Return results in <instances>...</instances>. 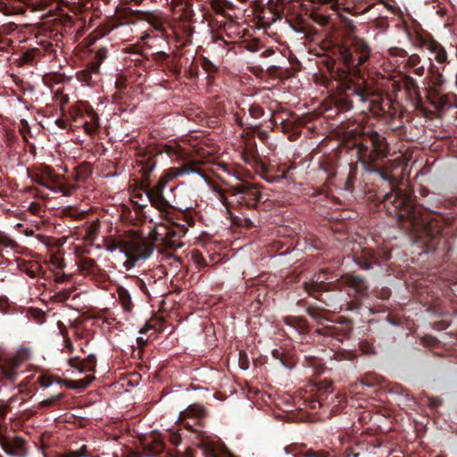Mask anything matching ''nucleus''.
<instances>
[{
    "label": "nucleus",
    "instance_id": "obj_9",
    "mask_svg": "<svg viewBox=\"0 0 457 457\" xmlns=\"http://www.w3.org/2000/svg\"><path fill=\"white\" fill-rule=\"evenodd\" d=\"M6 4L11 5L14 13H22L26 7H30L32 11H44L47 8L49 12L60 8L61 5L67 7L74 13L80 12L82 6L79 2L73 0H6Z\"/></svg>",
    "mask_w": 457,
    "mask_h": 457
},
{
    "label": "nucleus",
    "instance_id": "obj_40",
    "mask_svg": "<svg viewBox=\"0 0 457 457\" xmlns=\"http://www.w3.org/2000/svg\"><path fill=\"white\" fill-rule=\"evenodd\" d=\"M59 23L62 29L66 32L68 29H71L73 27L75 21L73 16L64 14L59 18Z\"/></svg>",
    "mask_w": 457,
    "mask_h": 457
},
{
    "label": "nucleus",
    "instance_id": "obj_13",
    "mask_svg": "<svg viewBox=\"0 0 457 457\" xmlns=\"http://www.w3.org/2000/svg\"><path fill=\"white\" fill-rule=\"evenodd\" d=\"M341 286L349 288L347 294L356 301L370 295V286L364 277L358 274H345L341 277Z\"/></svg>",
    "mask_w": 457,
    "mask_h": 457
},
{
    "label": "nucleus",
    "instance_id": "obj_59",
    "mask_svg": "<svg viewBox=\"0 0 457 457\" xmlns=\"http://www.w3.org/2000/svg\"><path fill=\"white\" fill-rule=\"evenodd\" d=\"M389 53L391 55L399 56V57H405L408 56V53L400 47H393L389 49Z\"/></svg>",
    "mask_w": 457,
    "mask_h": 457
},
{
    "label": "nucleus",
    "instance_id": "obj_51",
    "mask_svg": "<svg viewBox=\"0 0 457 457\" xmlns=\"http://www.w3.org/2000/svg\"><path fill=\"white\" fill-rule=\"evenodd\" d=\"M37 382L39 383L41 387L46 388L53 384L54 378L47 375H41L38 377Z\"/></svg>",
    "mask_w": 457,
    "mask_h": 457
},
{
    "label": "nucleus",
    "instance_id": "obj_14",
    "mask_svg": "<svg viewBox=\"0 0 457 457\" xmlns=\"http://www.w3.org/2000/svg\"><path fill=\"white\" fill-rule=\"evenodd\" d=\"M0 445L11 457H26L29 453L28 443L21 436H2Z\"/></svg>",
    "mask_w": 457,
    "mask_h": 457
},
{
    "label": "nucleus",
    "instance_id": "obj_24",
    "mask_svg": "<svg viewBox=\"0 0 457 457\" xmlns=\"http://www.w3.org/2000/svg\"><path fill=\"white\" fill-rule=\"evenodd\" d=\"M253 167L256 172L266 181L270 183L276 182V177H271L273 166H270L259 158L253 159Z\"/></svg>",
    "mask_w": 457,
    "mask_h": 457
},
{
    "label": "nucleus",
    "instance_id": "obj_22",
    "mask_svg": "<svg viewBox=\"0 0 457 457\" xmlns=\"http://www.w3.org/2000/svg\"><path fill=\"white\" fill-rule=\"evenodd\" d=\"M427 49L433 54L435 61L439 64L447 62V53L445 47L434 38H430L424 43Z\"/></svg>",
    "mask_w": 457,
    "mask_h": 457
},
{
    "label": "nucleus",
    "instance_id": "obj_32",
    "mask_svg": "<svg viewBox=\"0 0 457 457\" xmlns=\"http://www.w3.org/2000/svg\"><path fill=\"white\" fill-rule=\"evenodd\" d=\"M117 294L119 302L121 304L124 311L128 312H131L134 307V304L132 303V299L129 290L126 289L124 287H119L117 288Z\"/></svg>",
    "mask_w": 457,
    "mask_h": 457
},
{
    "label": "nucleus",
    "instance_id": "obj_27",
    "mask_svg": "<svg viewBox=\"0 0 457 457\" xmlns=\"http://www.w3.org/2000/svg\"><path fill=\"white\" fill-rule=\"evenodd\" d=\"M206 416V409L198 403L189 405L180 412V417L190 418L192 420H200Z\"/></svg>",
    "mask_w": 457,
    "mask_h": 457
},
{
    "label": "nucleus",
    "instance_id": "obj_26",
    "mask_svg": "<svg viewBox=\"0 0 457 457\" xmlns=\"http://www.w3.org/2000/svg\"><path fill=\"white\" fill-rule=\"evenodd\" d=\"M403 86L404 89L408 93V95L411 97L416 99L418 102L421 101V94H420V87L415 79H413L410 75H405L403 77Z\"/></svg>",
    "mask_w": 457,
    "mask_h": 457
},
{
    "label": "nucleus",
    "instance_id": "obj_7",
    "mask_svg": "<svg viewBox=\"0 0 457 457\" xmlns=\"http://www.w3.org/2000/svg\"><path fill=\"white\" fill-rule=\"evenodd\" d=\"M161 215L171 225L168 228L166 234L167 245L170 248L181 247L183 245L178 240L187 234L189 226L194 225V218L177 209L172 210L170 213H161Z\"/></svg>",
    "mask_w": 457,
    "mask_h": 457
},
{
    "label": "nucleus",
    "instance_id": "obj_21",
    "mask_svg": "<svg viewBox=\"0 0 457 457\" xmlns=\"http://www.w3.org/2000/svg\"><path fill=\"white\" fill-rule=\"evenodd\" d=\"M165 445L156 436H149L143 442V454L145 457H154L164 451Z\"/></svg>",
    "mask_w": 457,
    "mask_h": 457
},
{
    "label": "nucleus",
    "instance_id": "obj_46",
    "mask_svg": "<svg viewBox=\"0 0 457 457\" xmlns=\"http://www.w3.org/2000/svg\"><path fill=\"white\" fill-rule=\"evenodd\" d=\"M202 68L209 74L217 71V67L208 58L203 57L201 60Z\"/></svg>",
    "mask_w": 457,
    "mask_h": 457
},
{
    "label": "nucleus",
    "instance_id": "obj_2",
    "mask_svg": "<svg viewBox=\"0 0 457 457\" xmlns=\"http://www.w3.org/2000/svg\"><path fill=\"white\" fill-rule=\"evenodd\" d=\"M336 104L340 111L352 110L355 104L366 105L367 110L374 115H381L391 106L388 96L375 91L366 81L365 77L360 76L356 80L348 79L342 83L341 89L336 98Z\"/></svg>",
    "mask_w": 457,
    "mask_h": 457
},
{
    "label": "nucleus",
    "instance_id": "obj_23",
    "mask_svg": "<svg viewBox=\"0 0 457 457\" xmlns=\"http://www.w3.org/2000/svg\"><path fill=\"white\" fill-rule=\"evenodd\" d=\"M44 457H87L88 456V450L86 445H83L78 450L64 449L63 451H49L43 452Z\"/></svg>",
    "mask_w": 457,
    "mask_h": 457
},
{
    "label": "nucleus",
    "instance_id": "obj_52",
    "mask_svg": "<svg viewBox=\"0 0 457 457\" xmlns=\"http://www.w3.org/2000/svg\"><path fill=\"white\" fill-rule=\"evenodd\" d=\"M305 365L309 367L314 368L317 371H319V368L321 365L320 361L315 356H305Z\"/></svg>",
    "mask_w": 457,
    "mask_h": 457
},
{
    "label": "nucleus",
    "instance_id": "obj_12",
    "mask_svg": "<svg viewBox=\"0 0 457 457\" xmlns=\"http://www.w3.org/2000/svg\"><path fill=\"white\" fill-rule=\"evenodd\" d=\"M328 3H329L334 11L337 12L346 11L353 14L368 12L377 4H381L388 9L392 8V6L386 3V0H355L352 4L344 3L343 0H328Z\"/></svg>",
    "mask_w": 457,
    "mask_h": 457
},
{
    "label": "nucleus",
    "instance_id": "obj_38",
    "mask_svg": "<svg viewBox=\"0 0 457 457\" xmlns=\"http://www.w3.org/2000/svg\"><path fill=\"white\" fill-rule=\"evenodd\" d=\"M64 397V393H59L56 395H54L45 400H43L39 406L41 408H47V407H54L56 406L59 402Z\"/></svg>",
    "mask_w": 457,
    "mask_h": 457
},
{
    "label": "nucleus",
    "instance_id": "obj_45",
    "mask_svg": "<svg viewBox=\"0 0 457 457\" xmlns=\"http://www.w3.org/2000/svg\"><path fill=\"white\" fill-rule=\"evenodd\" d=\"M374 295L377 298L386 300L391 296V289L387 287L377 288L374 290Z\"/></svg>",
    "mask_w": 457,
    "mask_h": 457
},
{
    "label": "nucleus",
    "instance_id": "obj_35",
    "mask_svg": "<svg viewBox=\"0 0 457 457\" xmlns=\"http://www.w3.org/2000/svg\"><path fill=\"white\" fill-rule=\"evenodd\" d=\"M324 308H320L313 305H309L306 308V312L310 317L315 320L319 324H322L323 320H327L324 315Z\"/></svg>",
    "mask_w": 457,
    "mask_h": 457
},
{
    "label": "nucleus",
    "instance_id": "obj_39",
    "mask_svg": "<svg viewBox=\"0 0 457 457\" xmlns=\"http://www.w3.org/2000/svg\"><path fill=\"white\" fill-rule=\"evenodd\" d=\"M17 243L4 234L0 233V253H3L7 248L14 249Z\"/></svg>",
    "mask_w": 457,
    "mask_h": 457
},
{
    "label": "nucleus",
    "instance_id": "obj_53",
    "mask_svg": "<svg viewBox=\"0 0 457 457\" xmlns=\"http://www.w3.org/2000/svg\"><path fill=\"white\" fill-rule=\"evenodd\" d=\"M107 53L108 51L105 47L98 49L94 55V60L101 64L106 59Z\"/></svg>",
    "mask_w": 457,
    "mask_h": 457
},
{
    "label": "nucleus",
    "instance_id": "obj_63",
    "mask_svg": "<svg viewBox=\"0 0 457 457\" xmlns=\"http://www.w3.org/2000/svg\"><path fill=\"white\" fill-rule=\"evenodd\" d=\"M125 94V90H116V92L112 95V101L116 104L121 103Z\"/></svg>",
    "mask_w": 457,
    "mask_h": 457
},
{
    "label": "nucleus",
    "instance_id": "obj_34",
    "mask_svg": "<svg viewBox=\"0 0 457 457\" xmlns=\"http://www.w3.org/2000/svg\"><path fill=\"white\" fill-rule=\"evenodd\" d=\"M295 169V164H291L289 167L287 164H279L277 167H274L272 170L271 177H276V182L279 181L282 179H288V173L291 170Z\"/></svg>",
    "mask_w": 457,
    "mask_h": 457
},
{
    "label": "nucleus",
    "instance_id": "obj_43",
    "mask_svg": "<svg viewBox=\"0 0 457 457\" xmlns=\"http://www.w3.org/2000/svg\"><path fill=\"white\" fill-rule=\"evenodd\" d=\"M179 420L182 422L183 426L189 431L196 432L197 428L195 426L199 424V421L195 420H192L190 418H185L179 416Z\"/></svg>",
    "mask_w": 457,
    "mask_h": 457
},
{
    "label": "nucleus",
    "instance_id": "obj_29",
    "mask_svg": "<svg viewBox=\"0 0 457 457\" xmlns=\"http://www.w3.org/2000/svg\"><path fill=\"white\" fill-rule=\"evenodd\" d=\"M20 365L18 360H12L10 362L0 367L2 376L10 382H14L18 377L17 369Z\"/></svg>",
    "mask_w": 457,
    "mask_h": 457
},
{
    "label": "nucleus",
    "instance_id": "obj_3",
    "mask_svg": "<svg viewBox=\"0 0 457 457\" xmlns=\"http://www.w3.org/2000/svg\"><path fill=\"white\" fill-rule=\"evenodd\" d=\"M370 54L368 43L358 37H349L335 46L334 54L347 70V74L339 79L338 90L341 89L343 82L348 79L356 80L360 76L365 77V64L370 60Z\"/></svg>",
    "mask_w": 457,
    "mask_h": 457
},
{
    "label": "nucleus",
    "instance_id": "obj_5",
    "mask_svg": "<svg viewBox=\"0 0 457 457\" xmlns=\"http://www.w3.org/2000/svg\"><path fill=\"white\" fill-rule=\"evenodd\" d=\"M189 173H200L196 162H185L179 167H173L164 170L158 181L154 185H148L145 190L151 205L161 213H170L172 210L176 209L164 197L163 190L169 181Z\"/></svg>",
    "mask_w": 457,
    "mask_h": 457
},
{
    "label": "nucleus",
    "instance_id": "obj_48",
    "mask_svg": "<svg viewBox=\"0 0 457 457\" xmlns=\"http://www.w3.org/2000/svg\"><path fill=\"white\" fill-rule=\"evenodd\" d=\"M38 44L40 45L41 47H39L41 50H42V53L45 54H55V48L54 46V45L49 42V41H46V40H41L40 42H38Z\"/></svg>",
    "mask_w": 457,
    "mask_h": 457
},
{
    "label": "nucleus",
    "instance_id": "obj_62",
    "mask_svg": "<svg viewBox=\"0 0 457 457\" xmlns=\"http://www.w3.org/2000/svg\"><path fill=\"white\" fill-rule=\"evenodd\" d=\"M115 88L117 90H126L127 83L124 78H117L115 80Z\"/></svg>",
    "mask_w": 457,
    "mask_h": 457
},
{
    "label": "nucleus",
    "instance_id": "obj_44",
    "mask_svg": "<svg viewBox=\"0 0 457 457\" xmlns=\"http://www.w3.org/2000/svg\"><path fill=\"white\" fill-rule=\"evenodd\" d=\"M312 20L320 24V26H327L328 23H329V18L328 16L327 15H324L322 13H319V12H312Z\"/></svg>",
    "mask_w": 457,
    "mask_h": 457
},
{
    "label": "nucleus",
    "instance_id": "obj_15",
    "mask_svg": "<svg viewBox=\"0 0 457 457\" xmlns=\"http://www.w3.org/2000/svg\"><path fill=\"white\" fill-rule=\"evenodd\" d=\"M298 5V0H268L267 8L273 14V20H280L284 15L293 12Z\"/></svg>",
    "mask_w": 457,
    "mask_h": 457
},
{
    "label": "nucleus",
    "instance_id": "obj_6",
    "mask_svg": "<svg viewBox=\"0 0 457 457\" xmlns=\"http://www.w3.org/2000/svg\"><path fill=\"white\" fill-rule=\"evenodd\" d=\"M71 120L76 128H83L87 135L96 134L100 128V118L93 106L87 101H78L69 110Z\"/></svg>",
    "mask_w": 457,
    "mask_h": 457
},
{
    "label": "nucleus",
    "instance_id": "obj_54",
    "mask_svg": "<svg viewBox=\"0 0 457 457\" xmlns=\"http://www.w3.org/2000/svg\"><path fill=\"white\" fill-rule=\"evenodd\" d=\"M131 281L135 285V287H138L145 295H148V289L145 285V282L138 278V277H133Z\"/></svg>",
    "mask_w": 457,
    "mask_h": 457
},
{
    "label": "nucleus",
    "instance_id": "obj_61",
    "mask_svg": "<svg viewBox=\"0 0 457 457\" xmlns=\"http://www.w3.org/2000/svg\"><path fill=\"white\" fill-rule=\"evenodd\" d=\"M328 456H329V453L325 451L316 452L313 450H309L306 453V457H328Z\"/></svg>",
    "mask_w": 457,
    "mask_h": 457
},
{
    "label": "nucleus",
    "instance_id": "obj_4",
    "mask_svg": "<svg viewBox=\"0 0 457 457\" xmlns=\"http://www.w3.org/2000/svg\"><path fill=\"white\" fill-rule=\"evenodd\" d=\"M211 187L228 212L231 209H256L263 197L259 186L251 182H241L228 188L212 184Z\"/></svg>",
    "mask_w": 457,
    "mask_h": 457
},
{
    "label": "nucleus",
    "instance_id": "obj_49",
    "mask_svg": "<svg viewBox=\"0 0 457 457\" xmlns=\"http://www.w3.org/2000/svg\"><path fill=\"white\" fill-rule=\"evenodd\" d=\"M356 175H357V164L351 163L349 165V174H348L347 179H346V185L348 187L353 185V180L356 179Z\"/></svg>",
    "mask_w": 457,
    "mask_h": 457
},
{
    "label": "nucleus",
    "instance_id": "obj_64",
    "mask_svg": "<svg viewBox=\"0 0 457 457\" xmlns=\"http://www.w3.org/2000/svg\"><path fill=\"white\" fill-rule=\"evenodd\" d=\"M92 75L93 74L91 72H89L87 70H85L79 74V79L85 82H89L92 80Z\"/></svg>",
    "mask_w": 457,
    "mask_h": 457
},
{
    "label": "nucleus",
    "instance_id": "obj_11",
    "mask_svg": "<svg viewBox=\"0 0 457 457\" xmlns=\"http://www.w3.org/2000/svg\"><path fill=\"white\" fill-rule=\"evenodd\" d=\"M391 258L390 251L386 248L361 247L353 253V262L364 270H369L375 266L382 264Z\"/></svg>",
    "mask_w": 457,
    "mask_h": 457
},
{
    "label": "nucleus",
    "instance_id": "obj_25",
    "mask_svg": "<svg viewBox=\"0 0 457 457\" xmlns=\"http://www.w3.org/2000/svg\"><path fill=\"white\" fill-rule=\"evenodd\" d=\"M272 357L287 369H293L295 366V357L283 349H274L271 353Z\"/></svg>",
    "mask_w": 457,
    "mask_h": 457
},
{
    "label": "nucleus",
    "instance_id": "obj_47",
    "mask_svg": "<svg viewBox=\"0 0 457 457\" xmlns=\"http://www.w3.org/2000/svg\"><path fill=\"white\" fill-rule=\"evenodd\" d=\"M77 187H78L74 183H62V187L56 188V190H61V193L63 195H71Z\"/></svg>",
    "mask_w": 457,
    "mask_h": 457
},
{
    "label": "nucleus",
    "instance_id": "obj_37",
    "mask_svg": "<svg viewBox=\"0 0 457 457\" xmlns=\"http://www.w3.org/2000/svg\"><path fill=\"white\" fill-rule=\"evenodd\" d=\"M127 246H128V237L118 239V240H112L107 245V250L114 251L116 249H120L127 256Z\"/></svg>",
    "mask_w": 457,
    "mask_h": 457
},
{
    "label": "nucleus",
    "instance_id": "obj_8",
    "mask_svg": "<svg viewBox=\"0 0 457 457\" xmlns=\"http://www.w3.org/2000/svg\"><path fill=\"white\" fill-rule=\"evenodd\" d=\"M323 272L325 270H322L320 274H315L310 282L303 284V287L310 296L324 303L325 306L332 308L334 311L337 308L341 310L342 305L337 297L338 294H328L334 291V285L331 282L322 280L321 273Z\"/></svg>",
    "mask_w": 457,
    "mask_h": 457
},
{
    "label": "nucleus",
    "instance_id": "obj_1",
    "mask_svg": "<svg viewBox=\"0 0 457 457\" xmlns=\"http://www.w3.org/2000/svg\"><path fill=\"white\" fill-rule=\"evenodd\" d=\"M359 162L370 173H377L388 183L390 191L377 198L386 214L396 220L399 228L415 242L424 244L428 251L436 248L440 240L451 233L454 218L430 212L418 205L411 196L398 187L397 178L378 162L389 152L386 138L373 129L363 131L354 139Z\"/></svg>",
    "mask_w": 457,
    "mask_h": 457
},
{
    "label": "nucleus",
    "instance_id": "obj_19",
    "mask_svg": "<svg viewBox=\"0 0 457 457\" xmlns=\"http://www.w3.org/2000/svg\"><path fill=\"white\" fill-rule=\"evenodd\" d=\"M336 398H338V396L334 394L333 390L319 388L316 397L310 401V408L315 411L320 407L329 406Z\"/></svg>",
    "mask_w": 457,
    "mask_h": 457
},
{
    "label": "nucleus",
    "instance_id": "obj_36",
    "mask_svg": "<svg viewBox=\"0 0 457 457\" xmlns=\"http://www.w3.org/2000/svg\"><path fill=\"white\" fill-rule=\"evenodd\" d=\"M43 56L44 54L42 53V50L40 48L34 47L22 54V60L25 62L31 63L33 62H37Z\"/></svg>",
    "mask_w": 457,
    "mask_h": 457
},
{
    "label": "nucleus",
    "instance_id": "obj_50",
    "mask_svg": "<svg viewBox=\"0 0 457 457\" xmlns=\"http://www.w3.org/2000/svg\"><path fill=\"white\" fill-rule=\"evenodd\" d=\"M434 68H435L434 66H431L429 68V71L432 73V79H431L432 83L436 87H441L444 83L443 75L440 72L436 73L434 71Z\"/></svg>",
    "mask_w": 457,
    "mask_h": 457
},
{
    "label": "nucleus",
    "instance_id": "obj_30",
    "mask_svg": "<svg viewBox=\"0 0 457 457\" xmlns=\"http://www.w3.org/2000/svg\"><path fill=\"white\" fill-rule=\"evenodd\" d=\"M420 63V56L417 54H412L408 56L405 62V67L411 70L415 75L422 77L425 74V67Z\"/></svg>",
    "mask_w": 457,
    "mask_h": 457
},
{
    "label": "nucleus",
    "instance_id": "obj_31",
    "mask_svg": "<svg viewBox=\"0 0 457 457\" xmlns=\"http://www.w3.org/2000/svg\"><path fill=\"white\" fill-rule=\"evenodd\" d=\"M35 182L44 187H50L49 181L54 179V170L49 166H46L40 175H37L34 179Z\"/></svg>",
    "mask_w": 457,
    "mask_h": 457
},
{
    "label": "nucleus",
    "instance_id": "obj_42",
    "mask_svg": "<svg viewBox=\"0 0 457 457\" xmlns=\"http://www.w3.org/2000/svg\"><path fill=\"white\" fill-rule=\"evenodd\" d=\"M248 111H249L250 116L253 119H260L265 113L264 109L259 104H256V103L251 104L249 106Z\"/></svg>",
    "mask_w": 457,
    "mask_h": 457
},
{
    "label": "nucleus",
    "instance_id": "obj_57",
    "mask_svg": "<svg viewBox=\"0 0 457 457\" xmlns=\"http://www.w3.org/2000/svg\"><path fill=\"white\" fill-rule=\"evenodd\" d=\"M442 400L438 397L428 396L427 404L430 409H436L442 404Z\"/></svg>",
    "mask_w": 457,
    "mask_h": 457
},
{
    "label": "nucleus",
    "instance_id": "obj_10",
    "mask_svg": "<svg viewBox=\"0 0 457 457\" xmlns=\"http://www.w3.org/2000/svg\"><path fill=\"white\" fill-rule=\"evenodd\" d=\"M155 249L154 242L137 233L128 236L126 269H131L137 261L148 259Z\"/></svg>",
    "mask_w": 457,
    "mask_h": 457
},
{
    "label": "nucleus",
    "instance_id": "obj_16",
    "mask_svg": "<svg viewBox=\"0 0 457 457\" xmlns=\"http://www.w3.org/2000/svg\"><path fill=\"white\" fill-rule=\"evenodd\" d=\"M157 154L158 153H156L154 149L144 150L139 153L137 162L141 167L145 179H148L151 173L155 169Z\"/></svg>",
    "mask_w": 457,
    "mask_h": 457
},
{
    "label": "nucleus",
    "instance_id": "obj_20",
    "mask_svg": "<svg viewBox=\"0 0 457 457\" xmlns=\"http://www.w3.org/2000/svg\"><path fill=\"white\" fill-rule=\"evenodd\" d=\"M68 364L80 372H93L96 366V357L95 354H89L85 359L73 357L68 360Z\"/></svg>",
    "mask_w": 457,
    "mask_h": 457
},
{
    "label": "nucleus",
    "instance_id": "obj_58",
    "mask_svg": "<svg viewBox=\"0 0 457 457\" xmlns=\"http://www.w3.org/2000/svg\"><path fill=\"white\" fill-rule=\"evenodd\" d=\"M101 64L96 62L94 59L88 63L87 71L92 74L97 75L99 73Z\"/></svg>",
    "mask_w": 457,
    "mask_h": 457
},
{
    "label": "nucleus",
    "instance_id": "obj_18",
    "mask_svg": "<svg viewBox=\"0 0 457 457\" xmlns=\"http://www.w3.org/2000/svg\"><path fill=\"white\" fill-rule=\"evenodd\" d=\"M428 98L437 110H443L447 107H453L454 103L449 102V98L457 100L455 94L439 95L434 88L428 89Z\"/></svg>",
    "mask_w": 457,
    "mask_h": 457
},
{
    "label": "nucleus",
    "instance_id": "obj_56",
    "mask_svg": "<svg viewBox=\"0 0 457 457\" xmlns=\"http://www.w3.org/2000/svg\"><path fill=\"white\" fill-rule=\"evenodd\" d=\"M54 179L55 180H54V181H49L50 187H48L47 188L53 192L61 193V190H56V188L62 187V181H61L60 176H58L54 173Z\"/></svg>",
    "mask_w": 457,
    "mask_h": 457
},
{
    "label": "nucleus",
    "instance_id": "obj_28",
    "mask_svg": "<svg viewBox=\"0 0 457 457\" xmlns=\"http://www.w3.org/2000/svg\"><path fill=\"white\" fill-rule=\"evenodd\" d=\"M134 16L138 20L147 21L157 30L162 29V20L154 12H144V11H135Z\"/></svg>",
    "mask_w": 457,
    "mask_h": 457
},
{
    "label": "nucleus",
    "instance_id": "obj_41",
    "mask_svg": "<svg viewBox=\"0 0 457 457\" xmlns=\"http://www.w3.org/2000/svg\"><path fill=\"white\" fill-rule=\"evenodd\" d=\"M80 270L87 272L93 271L97 266L96 262L91 258H82L80 260Z\"/></svg>",
    "mask_w": 457,
    "mask_h": 457
},
{
    "label": "nucleus",
    "instance_id": "obj_60",
    "mask_svg": "<svg viewBox=\"0 0 457 457\" xmlns=\"http://www.w3.org/2000/svg\"><path fill=\"white\" fill-rule=\"evenodd\" d=\"M303 32L305 33L306 37L310 40H315V37L318 35V31L314 28H304Z\"/></svg>",
    "mask_w": 457,
    "mask_h": 457
},
{
    "label": "nucleus",
    "instance_id": "obj_55",
    "mask_svg": "<svg viewBox=\"0 0 457 457\" xmlns=\"http://www.w3.org/2000/svg\"><path fill=\"white\" fill-rule=\"evenodd\" d=\"M316 331L320 335L333 337L336 334V328L333 326H324L317 328Z\"/></svg>",
    "mask_w": 457,
    "mask_h": 457
},
{
    "label": "nucleus",
    "instance_id": "obj_33",
    "mask_svg": "<svg viewBox=\"0 0 457 457\" xmlns=\"http://www.w3.org/2000/svg\"><path fill=\"white\" fill-rule=\"evenodd\" d=\"M210 6L215 13L222 16L226 14L227 10L234 8V4L228 0H211Z\"/></svg>",
    "mask_w": 457,
    "mask_h": 457
},
{
    "label": "nucleus",
    "instance_id": "obj_17",
    "mask_svg": "<svg viewBox=\"0 0 457 457\" xmlns=\"http://www.w3.org/2000/svg\"><path fill=\"white\" fill-rule=\"evenodd\" d=\"M176 5H182L179 20L185 24V30L187 31V33L188 35H191L194 30L191 24L194 22L195 15V11L193 9V4L190 2V0H186V2H182V0H178V2H176Z\"/></svg>",
    "mask_w": 457,
    "mask_h": 457
}]
</instances>
